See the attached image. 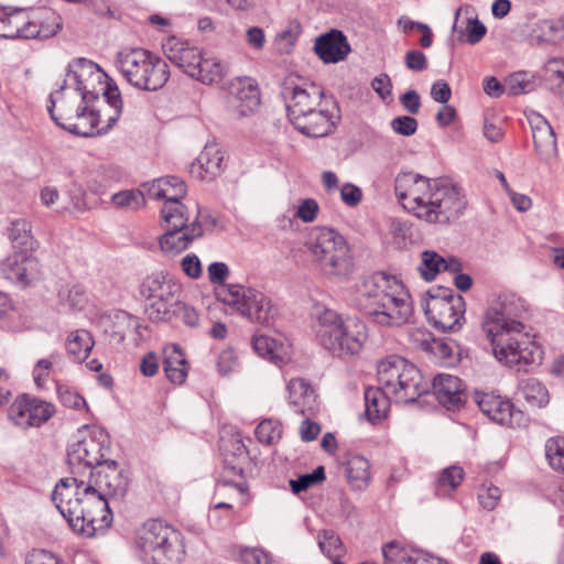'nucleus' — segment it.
Here are the masks:
<instances>
[{
    "label": "nucleus",
    "instance_id": "nucleus-6",
    "mask_svg": "<svg viewBox=\"0 0 564 564\" xmlns=\"http://www.w3.org/2000/svg\"><path fill=\"white\" fill-rule=\"evenodd\" d=\"M314 330L321 346L337 356L358 354L367 339V327L361 321H344L333 310H324L317 315Z\"/></svg>",
    "mask_w": 564,
    "mask_h": 564
},
{
    "label": "nucleus",
    "instance_id": "nucleus-12",
    "mask_svg": "<svg viewBox=\"0 0 564 564\" xmlns=\"http://www.w3.org/2000/svg\"><path fill=\"white\" fill-rule=\"evenodd\" d=\"M421 306L429 322L441 332H455L460 328L465 314V301L451 289L438 288L427 292Z\"/></svg>",
    "mask_w": 564,
    "mask_h": 564
},
{
    "label": "nucleus",
    "instance_id": "nucleus-11",
    "mask_svg": "<svg viewBox=\"0 0 564 564\" xmlns=\"http://www.w3.org/2000/svg\"><path fill=\"white\" fill-rule=\"evenodd\" d=\"M102 97L107 102L108 111H104V115L100 111H88L85 105L72 122H65L66 131L80 137L107 133L121 116L122 98L118 87H104Z\"/></svg>",
    "mask_w": 564,
    "mask_h": 564
},
{
    "label": "nucleus",
    "instance_id": "nucleus-37",
    "mask_svg": "<svg viewBox=\"0 0 564 564\" xmlns=\"http://www.w3.org/2000/svg\"><path fill=\"white\" fill-rule=\"evenodd\" d=\"M164 372L167 379L181 384L187 377V362L185 356L177 345H172L164 349Z\"/></svg>",
    "mask_w": 564,
    "mask_h": 564
},
{
    "label": "nucleus",
    "instance_id": "nucleus-57",
    "mask_svg": "<svg viewBox=\"0 0 564 564\" xmlns=\"http://www.w3.org/2000/svg\"><path fill=\"white\" fill-rule=\"evenodd\" d=\"M57 392H58V398H59L61 402L65 406H67L69 409H75V410H79V409L86 406L85 399L82 395H79L77 392L69 390L68 388L58 387Z\"/></svg>",
    "mask_w": 564,
    "mask_h": 564
},
{
    "label": "nucleus",
    "instance_id": "nucleus-40",
    "mask_svg": "<svg viewBox=\"0 0 564 564\" xmlns=\"http://www.w3.org/2000/svg\"><path fill=\"white\" fill-rule=\"evenodd\" d=\"M94 345V338L88 330L77 329L68 335L66 340V351L75 362H82L88 357Z\"/></svg>",
    "mask_w": 564,
    "mask_h": 564
},
{
    "label": "nucleus",
    "instance_id": "nucleus-9",
    "mask_svg": "<svg viewBox=\"0 0 564 564\" xmlns=\"http://www.w3.org/2000/svg\"><path fill=\"white\" fill-rule=\"evenodd\" d=\"M306 246L327 275L346 278L354 271V259L344 236L332 228L312 230Z\"/></svg>",
    "mask_w": 564,
    "mask_h": 564
},
{
    "label": "nucleus",
    "instance_id": "nucleus-62",
    "mask_svg": "<svg viewBox=\"0 0 564 564\" xmlns=\"http://www.w3.org/2000/svg\"><path fill=\"white\" fill-rule=\"evenodd\" d=\"M478 499L484 509L494 510L500 499V489L496 486L482 489L478 495Z\"/></svg>",
    "mask_w": 564,
    "mask_h": 564
},
{
    "label": "nucleus",
    "instance_id": "nucleus-60",
    "mask_svg": "<svg viewBox=\"0 0 564 564\" xmlns=\"http://www.w3.org/2000/svg\"><path fill=\"white\" fill-rule=\"evenodd\" d=\"M405 66L413 72H422L427 68V59L423 52L417 50L409 51L404 57Z\"/></svg>",
    "mask_w": 564,
    "mask_h": 564
},
{
    "label": "nucleus",
    "instance_id": "nucleus-5",
    "mask_svg": "<svg viewBox=\"0 0 564 564\" xmlns=\"http://www.w3.org/2000/svg\"><path fill=\"white\" fill-rule=\"evenodd\" d=\"M135 547L144 564H183L186 557L182 532L161 520L143 523L135 538Z\"/></svg>",
    "mask_w": 564,
    "mask_h": 564
},
{
    "label": "nucleus",
    "instance_id": "nucleus-41",
    "mask_svg": "<svg viewBox=\"0 0 564 564\" xmlns=\"http://www.w3.org/2000/svg\"><path fill=\"white\" fill-rule=\"evenodd\" d=\"M198 74L193 78L203 84H214L223 79L227 73V64L215 56H206L202 54L199 65H197Z\"/></svg>",
    "mask_w": 564,
    "mask_h": 564
},
{
    "label": "nucleus",
    "instance_id": "nucleus-51",
    "mask_svg": "<svg viewBox=\"0 0 564 564\" xmlns=\"http://www.w3.org/2000/svg\"><path fill=\"white\" fill-rule=\"evenodd\" d=\"M324 479H325V469L323 466H318L311 474H304V475L299 476V478H296V479H291L290 486L294 494H300L315 485L321 484Z\"/></svg>",
    "mask_w": 564,
    "mask_h": 564
},
{
    "label": "nucleus",
    "instance_id": "nucleus-7",
    "mask_svg": "<svg viewBox=\"0 0 564 564\" xmlns=\"http://www.w3.org/2000/svg\"><path fill=\"white\" fill-rule=\"evenodd\" d=\"M115 64L124 79L141 90L156 91L163 88L170 78L166 62L144 48L119 51Z\"/></svg>",
    "mask_w": 564,
    "mask_h": 564
},
{
    "label": "nucleus",
    "instance_id": "nucleus-32",
    "mask_svg": "<svg viewBox=\"0 0 564 564\" xmlns=\"http://www.w3.org/2000/svg\"><path fill=\"white\" fill-rule=\"evenodd\" d=\"M246 486L243 482H235L231 479H219L216 484L214 498L217 500L215 505L209 509L208 519L214 521L217 519L218 509H232V505L227 500H234L235 498L241 499V505L247 502L245 498Z\"/></svg>",
    "mask_w": 564,
    "mask_h": 564
},
{
    "label": "nucleus",
    "instance_id": "nucleus-59",
    "mask_svg": "<svg viewBox=\"0 0 564 564\" xmlns=\"http://www.w3.org/2000/svg\"><path fill=\"white\" fill-rule=\"evenodd\" d=\"M467 42L471 45L479 43L487 33L485 24L477 18L468 19L466 26Z\"/></svg>",
    "mask_w": 564,
    "mask_h": 564
},
{
    "label": "nucleus",
    "instance_id": "nucleus-56",
    "mask_svg": "<svg viewBox=\"0 0 564 564\" xmlns=\"http://www.w3.org/2000/svg\"><path fill=\"white\" fill-rule=\"evenodd\" d=\"M239 556L245 564H271V555L258 547H245Z\"/></svg>",
    "mask_w": 564,
    "mask_h": 564
},
{
    "label": "nucleus",
    "instance_id": "nucleus-21",
    "mask_svg": "<svg viewBox=\"0 0 564 564\" xmlns=\"http://www.w3.org/2000/svg\"><path fill=\"white\" fill-rule=\"evenodd\" d=\"M475 401L489 420L510 427L521 424L523 414L514 410L510 400L494 393H476Z\"/></svg>",
    "mask_w": 564,
    "mask_h": 564
},
{
    "label": "nucleus",
    "instance_id": "nucleus-4",
    "mask_svg": "<svg viewBox=\"0 0 564 564\" xmlns=\"http://www.w3.org/2000/svg\"><path fill=\"white\" fill-rule=\"evenodd\" d=\"M354 301L359 311L381 326H400L412 313V305L402 283L384 273H375L364 279L357 288Z\"/></svg>",
    "mask_w": 564,
    "mask_h": 564
},
{
    "label": "nucleus",
    "instance_id": "nucleus-33",
    "mask_svg": "<svg viewBox=\"0 0 564 564\" xmlns=\"http://www.w3.org/2000/svg\"><path fill=\"white\" fill-rule=\"evenodd\" d=\"M224 155L216 144H207L192 165V173L200 180H213L223 171Z\"/></svg>",
    "mask_w": 564,
    "mask_h": 564
},
{
    "label": "nucleus",
    "instance_id": "nucleus-63",
    "mask_svg": "<svg viewBox=\"0 0 564 564\" xmlns=\"http://www.w3.org/2000/svg\"><path fill=\"white\" fill-rule=\"evenodd\" d=\"M181 268L192 279H198L202 275V263L196 254L185 256L181 260Z\"/></svg>",
    "mask_w": 564,
    "mask_h": 564
},
{
    "label": "nucleus",
    "instance_id": "nucleus-23",
    "mask_svg": "<svg viewBox=\"0 0 564 564\" xmlns=\"http://www.w3.org/2000/svg\"><path fill=\"white\" fill-rule=\"evenodd\" d=\"M163 51L167 59L183 69L188 76L193 77L199 73L197 65H199L203 54L200 48L175 36H171L163 43Z\"/></svg>",
    "mask_w": 564,
    "mask_h": 564
},
{
    "label": "nucleus",
    "instance_id": "nucleus-61",
    "mask_svg": "<svg viewBox=\"0 0 564 564\" xmlns=\"http://www.w3.org/2000/svg\"><path fill=\"white\" fill-rule=\"evenodd\" d=\"M340 197L346 205L354 207L361 202L362 192L358 186L346 183L340 188Z\"/></svg>",
    "mask_w": 564,
    "mask_h": 564
},
{
    "label": "nucleus",
    "instance_id": "nucleus-35",
    "mask_svg": "<svg viewBox=\"0 0 564 564\" xmlns=\"http://www.w3.org/2000/svg\"><path fill=\"white\" fill-rule=\"evenodd\" d=\"M391 394H388L384 387H369L365 390V413L367 419L375 423L386 417L390 409Z\"/></svg>",
    "mask_w": 564,
    "mask_h": 564
},
{
    "label": "nucleus",
    "instance_id": "nucleus-15",
    "mask_svg": "<svg viewBox=\"0 0 564 564\" xmlns=\"http://www.w3.org/2000/svg\"><path fill=\"white\" fill-rule=\"evenodd\" d=\"M106 441L107 436L99 432L98 435L88 436L70 445L67 462L73 477L79 479L86 471H95L108 460L105 459L109 451Z\"/></svg>",
    "mask_w": 564,
    "mask_h": 564
},
{
    "label": "nucleus",
    "instance_id": "nucleus-47",
    "mask_svg": "<svg viewBox=\"0 0 564 564\" xmlns=\"http://www.w3.org/2000/svg\"><path fill=\"white\" fill-rule=\"evenodd\" d=\"M145 314L152 322H169L177 313L176 306H167L164 302L145 299Z\"/></svg>",
    "mask_w": 564,
    "mask_h": 564
},
{
    "label": "nucleus",
    "instance_id": "nucleus-38",
    "mask_svg": "<svg viewBox=\"0 0 564 564\" xmlns=\"http://www.w3.org/2000/svg\"><path fill=\"white\" fill-rule=\"evenodd\" d=\"M8 237L14 249L20 252H31L36 248L32 234V225L26 218L14 219L8 228Z\"/></svg>",
    "mask_w": 564,
    "mask_h": 564
},
{
    "label": "nucleus",
    "instance_id": "nucleus-48",
    "mask_svg": "<svg viewBox=\"0 0 564 564\" xmlns=\"http://www.w3.org/2000/svg\"><path fill=\"white\" fill-rule=\"evenodd\" d=\"M145 191L127 189L121 191L111 196V202L117 207H127L139 209L145 204Z\"/></svg>",
    "mask_w": 564,
    "mask_h": 564
},
{
    "label": "nucleus",
    "instance_id": "nucleus-30",
    "mask_svg": "<svg viewBox=\"0 0 564 564\" xmlns=\"http://www.w3.org/2000/svg\"><path fill=\"white\" fill-rule=\"evenodd\" d=\"M532 138L539 155L549 159L556 153V137L552 126L540 115L530 118Z\"/></svg>",
    "mask_w": 564,
    "mask_h": 564
},
{
    "label": "nucleus",
    "instance_id": "nucleus-54",
    "mask_svg": "<svg viewBox=\"0 0 564 564\" xmlns=\"http://www.w3.org/2000/svg\"><path fill=\"white\" fill-rule=\"evenodd\" d=\"M209 281L217 285L216 289L223 286H234L235 284H226L229 276V268L224 262H213L207 268ZM217 290H215L216 292Z\"/></svg>",
    "mask_w": 564,
    "mask_h": 564
},
{
    "label": "nucleus",
    "instance_id": "nucleus-24",
    "mask_svg": "<svg viewBox=\"0 0 564 564\" xmlns=\"http://www.w3.org/2000/svg\"><path fill=\"white\" fill-rule=\"evenodd\" d=\"M2 271L8 279L26 286L39 278L40 263L29 252H15L4 260Z\"/></svg>",
    "mask_w": 564,
    "mask_h": 564
},
{
    "label": "nucleus",
    "instance_id": "nucleus-19",
    "mask_svg": "<svg viewBox=\"0 0 564 564\" xmlns=\"http://www.w3.org/2000/svg\"><path fill=\"white\" fill-rule=\"evenodd\" d=\"M145 195L150 199H165L161 209V216L165 217L167 208L173 209L178 206L183 215H189L187 207L181 203V198L186 195L187 188L183 180L177 176H165L145 183L142 186Z\"/></svg>",
    "mask_w": 564,
    "mask_h": 564
},
{
    "label": "nucleus",
    "instance_id": "nucleus-39",
    "mask_svg": "<svg viewBox=\"0 0 564 564\" xmlns=\"http://www.w3.org/2000/svg\"><path fill=\"white\" fill-rule=\"evenodd\" d=\"M346 477L354 489L364 490L370 481V463L364 456L354 455L346 462Z\"/></svg>",
    "mask_w": 564,
    "mask_h": 564
},
{
    "label": "nucleus",
    "instance_id": "nucleus-64",
    "mask_svg": "<svg viewBox=\"0 0 564 564\" xmlns=\"http://www.w3.org/2000/svg\"><path fill=\"white\" fill-rule=\"evenodd\" d=\"M26 564H62V561L45 550H34L26 558Z\"/></svg>",
    "mask_w": 564,
    "mask_h": 564
},
{
    "label": "nucleus",
    "instance_id": "nucleus-53",
    "mask_svg": "<svg viewBox=\"0 0 564 564\" xmlns=\"http://www.w3.org/2000/svg\"><path fill=\"white\" fill-rule=\"evenodd\" d=\"M532 83L527 79L525 73H516L509 76L506 82V89L509 95L517 96L531 90Z\"/></svg>",
    "mask_w": 564,
    "mask_h": 564
},
{
    "label": "nucleus",
    "instance_id": "nucleus-14",
    "mask_svg": "<svg viewBox=\"0 0 564 564\" xmlns=\"http://www.w3.org/2000/svg\"><path fill=\"white\" fill-rule=\"evenodd\" d=\"M182 208L176 206L165 210L166 216L162 217L165 234L160 238V247L163 252L176 254L185 249L204 234L200 226V213H195L191 220L189 215H183Z\"/></svg>",
    "mask_w": 564,
    "mask_h": 564
},
{
    "label": "nucleus",
    "instance_id": "nucleus-28",
    "mask_svg": "<svg viewBox=\"0 0 564 564\" xmlns=\"http://www.w3.org/2000/svg\"><path fill=\"white\" fill-rule=\"evenodd\" d=\"M433 393L447 410L458 409L465 401L462 380L453 375L442 373L433 380Z\"/></svg>",
    "mask_w": 564,
    "mask_h": 564
},
{
    "label": "nucleus",
    "instance_id": "nucleus-2",
    "mask_svg": "<svg viewBox=\"0 0 564 564\" xmlns=\"http://www.w3.org/2000/svg\"><path fill=\"white\" fill-rule=\"evenodd\" d=\"M400 203L430 224L446 225L464 215L468 202L462 187L449 178H429L413 172L400 173L394 181Z\"/></svg>",
    "mask_w": 564,
    "mask_h": 564
},
{
    "label": "nucleus",
    "instance_id": "nucleus-49",
    "mask_svg": "<svg viewBox=\"0 0 564 564\" xmlns=\"http://www.w3.org/2000/svg\"><path fill=\"white\" fill-rule=\"evenodd\" d=\"M254 433L260 443L271 445L281 438L282 425L271 419L263 420L258 424Z\"/></svg>",
    "mask_w": 564,
    "mask_h": 564
},
{
    "label": "nucleus",
    "instance_id": "nucleus-10",
    "mask_svg": "<svg viewBox=\"0 0 564 564\" xmlns=\"http://www.w3.org/2000/svg\"><path fill=\"white\" fill-rule=\"evenodd\" d=\"M216 297L236 308L252 323L270 325L278 315V308L271 299L252 288L242 285L218 288Z\"/></svg>",
    "mask_w": 564,
    "mask_h": 564
},
{
    "label": "nucleus",
    "instance_id": "nucleus-58",
    "mask_svg": "<svg viewBox=\"0 0 564 564\" xmlns=\"http://www.w3.org/2000/svg\"><path fill=\"white\" fill-rule=\"evenodd\" d=\"M56 359H58V354H52L50 358H43L36 362L33 369V378L37 386H41V382L47 379L53 367V362Z\"/></svg>",
    "mask_w": 564,
    "mask_h": 564
},
{
    "label": "nucleus",
    "instance_id": "nucleus-22",
    "mask_svg": "<svg viewBox=\"0 0 564 564\" xmlns=\"http://www.w3.org/2000/svg\"><path fill=\"white\" fill-rule=\"evenodd\" d=\"M67 87L62 85L58 89L50 95V106L47 110L52 120L66 130L65 122H72L76 115L85 106L84 102L78 98L77 93L68 91Z\"/></svg>",
    "mask_w": 564,
    "mask_h": 564
},
{
    "label": "nucleus",
    "instance_id": "nucleus-25",
    "mask_svg": "<svg viewBox=\"0 0 564 564\" xmlns=\"http://www.w3.org/2000/svg\"><path fill=\"white\" fill-rule=\"evenodd\" d=\"M350 51L345 34L335 29L316 37L314 44V52L326 64L344 61Z\"/></svg>",
    "mask_w": 564,
    "mask_h": 564
},
{
    "label": "nucleus",
    "instance_id": "nucleus-18",
    "mask_svg": "<svg viewBox=\"0 0 564 564\" xmlns=\"http://www.w3.org/2000/svg\"><path fill=\"white\" fill-rule=\"evenodd\" d=\"M338 119L339 108L333 98H328L295 121L293 126L307 137L322 138L334 130Z\"/></svg>",
    "mask_w": 564,
    "mask_h": 564
},
{
    "label": "nucleus",
    "instance_id": "nucleus-20",
    "mask_svg": "<svg viewBox=\"0 0 564 564\" xmlns=\"http://www.w3.org/2000/svg\"><path fill=\"white\" fill-rule=\"evenodd\" d=\"M228 106L237 117H247L260 106V91L250 77H238L230 82Z\"/></svg>",
    "mask_w": 564,
    "mask_h": 564
},
{
    "label": "nucleus",
    "instance_id": "nucleus-55",
    "mask_svg": "<svg viewBox=\"0 0 564 564\" xmlns=\"http://www.w3.org/2000/svg\"><path fill=\"white\" fill-rule=\"evenodd\" d=\"M417 127V120L410 116H400L391 121L392 130L404 137L413 135L416 132Z\"/></svg>",
    "mask_w": 564,
    "mask_h": 564
},
{
    "label": "nucleus",
    "instance_id": "nucleus-31",
    "mask_svg": "<svg viewBox=\"0 0 564 564\" xmlns=\"http://www.w3.org/2000/svg\"><path fill=\"white\" fill-rule=\"evenodd\" d=\"M31 14L24 9H15L10 12L0 10V36L4 39H31Z\"/></svg>",
    "mask_w": 564,
    "mask_h": 564
},
{
    "label": "nucleus",
    "instance_id": "nucleus-43",
    "mask_svg": "<svg viewBox=\"0 0 564 564\" xmlns=\"http://www.w3.org/2000/svg\"><path fill=\"white\" fill-rule=\"evenodd\" d=\"M252 345L254 351L261 357L270 360L282 359L284 345L280 339L267 335H258L253 337Z\"/></svg>",
    "mask_w": 564,
    "mask_h": 564
},
{
    "label": "nucleus",
    "instance_id": "nucleus-17",
    "mask_svg": "<svg viewBox=\"0 0 564 564\" xmlns=\"http://www.w3.org/2000/svg\"><path fill=\"white\" fill-rule=\"evenodd\" d=\"M55 413V406L46 401L26 394L19 395L9 406L10 421L22 430L40 427Z\"/></svg>",
    "mask_w": 564,
    "mask_h": 564
},
{
    "label": "nucleus",
    "instance_id": "nucleus-29",
    "mask_svg": "<svg viewBox=\"0 0 564 564\" xmlns=\"http://www.w3.org/2000/svg\"><path fill=\"white\" fill-rule=\"evenodd\" d=\"M417 270L425 281L431 282L441 271H448L451 273L460 271L462 263L454 257L445 259L436 251L425 250L421 253V263Z\"/></svg>",
    "mask_w": 564,
    "mask_h": 564
},
{
    "label": "nucleus",
    "instance_id": "nucleus-45",
    "mask_svg": "<svg viewBox=\"0 0 564 564\" xmlns=\"http://www.w3.org/2000/svg\"><path fill=\"white\" fill-rule=\"evenodd\" d=\"M321 552L327 557H343L346 549L340 538L333 530H323L317 535Z\"/></svg>",
    "mask_w": 564,
    "mask_h": 564
},
{
    "label": "nucleus",
    "instance_id": "nucleus-16",
    "mask_svg": "<svg viewBox=\"0 0 564 564\" xmlns=\"http://www.w3.org/2000/svg\"><path fill=\"white\" fill-rule=\"evenodd\" d=\"M282 96L292 124L329 98L325 96L321 85L315 83L295 84L291 80L284 84Z\"/></svg>",
    "mask_w": 564,
    "mask_h": 564
},
{
    "label": "nucleus",
    "instance_id": "nucleus-1",
    "mask_svg": "<svg viewBox=\"0 0 564 564\" xmlns=\"http://www.w3.org/2000/svg\"><path fill=\"white\" fill-rule=\"evenodd\" d=\"M127 489L128 478L117 462L109 459L89 471L88 482L77 477L61 479L52 500L74 532L94 536L112 523L109 498H122Z\"/></svg>",
    "mask_w": 564,
    "mask_h": 564
},
{
    "label": "nucleus",
    "instance_id": "nucleus-50",
    "mask_svg": "<svg viewBox=\"0 0 564 564\" xmlns=\"http://www.w3.org/2000/svg\"><path fill=\"white\" fill-rule=\"evenodd\" d=\"M545 456L553 469L564 473V438L547 440Z\"/></svg>",
    "mask_w": 564,
    "mask_h": 564
},
{
    "label": "nucleus",
    "instance_id": "nucleus-52",
    "mask_svg": "<svg viewBox=\"0 0 564 564\" xmlns=\"http://www.w3.org/2000/svg\"><path fill=\"white\" fill-rule=\"evenodd\" d=\"M386 564H415L409 552L398 543L391 542L382 547Z\"/></svg>",
    "mask_w": 564,
    "mask_h": 564
},
{
    "label": "nucleus",
    "instance_id": "nucleus-27",
    "mask_svg": "<svg viewBox=\"0 0 564 564\" xmlns=\"http://www.w3.org/2000/svg\"><path fill=\"white\" fill-rule=\"evenodd\" d=\"M144 299L164 302L167 306H180L181 285L160 275L148 276L140 286Z\"/></svg>",
    "mask_w": 564,
    "mask_h": 564
},
{
    "label": "nucleus",
    "instance_id": "nucleus-3",
    "mask_svg": "<svg viewBox=\"0 0 564 564\" xmlns=\"http://www.w3.org/2000/svg\"><path fill=\"white\" fill-rule=\"evenodd\" d=\"M482 330L490 340L495 358L509 368L528 371L542 360V351L525 325L513 314V301L503 297L485 312Z\"/></svg>",
    "mask_w": 564,
    "mask_h": 564
},
{
    "label": "nucleus",
    "instance_id": "nucleus-42",
    "mask_svg": "<svg viewBox=\"0 0 564 564\" xmlns=\"http://www.w3.org/2000/svg\"><path fill=\"white\" fill-rule=\"evenodd\" d=\"M520 389L523 398L533 408H543L550 401L547 389L535 378L524 380Z\"/></svg>",
    "mask_w": 564,
    "mask_h": 564
},
{
    "label": "nucleus",
    "instance_id": "nucleus-8",
    "mask_svg": "<svg viewBox=\"0 0 564 564\" xmlns=\"http://www.w3.org/2000/svg\"><path fill=\"white\" fill-rule=\"evenodd\" d=\"M378 381L397 403L415 402L429 391L420 369L397 355L382 359L377 367Z\"/></svg>",
    "mask_w": 564,
    "mask_h": 564
},
{
    "label": "nucleus",
    "instance_id": "nucleus-46",
    "mask_svg": "<svg viewBox=\"0 0 564 564\" xmlns=\"http://www.w3.org/2000/svg\"><path fill=\"white\" fill-rule=\"evenodd\" d=\"M57 296L61 303L74 310H82L87 302L85 290L79 284L61 286Z\"/></svg>",
    "mask_w": 564,
    "mask_h": 564
},
{
    "label": "nucleus",
    "instance_id": "nucleus-26",
    "mask_svg": "<svg viewBox=\"0 0 564 564\" xmlns=\"http://www.w3.org/2000/svg\"><path fill=\"white\" fill-rule=\"evenodd\" d=\"M288 400L293 411L303 416H312L318 410L317 394L308 381L293 378L286 386Z\"/></svg>",
    "mask_w": 564,
    "mask_h": 564
},
{
    "label": "nucleus",
    "instance_id": "nucleus-36",
    "mask_svg": "<svg viewBox=\"0 0 564 564\" xmlns=\"http://www.w3.org/2000/svg\"><path fill=\"white\" fill-rule=\"evenodd\" d=\"M564 39V23L560 20H541L533 24L529 41L532 45L556 44Z\"/></svg>",
    "mask_w": 564,
    "mask_h": 564
},
{
    "label": "nucleus",
    "instance_id": "nucleus-13",
    "mask_svg": "<svg viewBox=\"0 0 564 564\" xmlns=\"http://www.w3.org/2000/svg\"><path fill=\"white\" fill-rule=\"evenodd\" d=\"M73 93L78 94V98L84 105L98 99L102 96V88L118 87L115 83L107 79L99 66L84 57L73 59L66 69V77L63 82Z\"/></svg>",
    "mask_w": 564,
    "mask_h": 564
},
{
    "label": "nucleus",
    "instance_id": "nucleus-34",
    "mask_svg": "<svg viewBox=\"0 0 564 564\" xmlns=\"http://www.w3.org/2000/svg\"><path fill=\"white\" fill-rule=\"evenodd\" d=\"M62 28L61 17L50 9H40L31 15V39H48Z\"/></svg>",
    "mask_w": 564,
    "mask_h": 564
},
{
    "label": "nucleus",
    "instance_id": "nucleus-44",
    "mask_svg": "<svg viewBox=\"0 0 564 564\" xmlns=\"http://www.w3.org/2000/svg\"><path fill=\"white\" fill-rule=\"evenodd\" d=\"M464 479V470L459 466H451L445 468L440 475L435 492L437 496H447L455 490Z\"/></svg>",
    "mask_w": 564,
    "mask_h": 564
}]
</instances>
